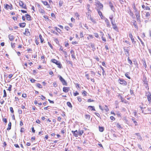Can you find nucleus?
Masks as SVG:
<instances>
[{
	"instance_id": "obj_12",
	"label": "nucleus",
	"mask_w": 151,
	"mask_h": 151,
	"mask_svg": "<svg viewBox=\"0 0 151 151\" xmlns=\"http://www.w3.org/2000/svg\"><path fill=\"white\" fill-rule=\"evenodd\" d=\"M69 90L70 88L69 87H64L63 88V91L65 93H67Z\"/></svg>"
},
{
	"instance_id": "obj_64",
	"label": "nucleus",
	"mask_w": 151,
	"mask_h": 151,
	"mask_svg": "<svg viewBox=\"0 0 151 151\" xmlns=\"http://www.w3.org/2000/svg\"><path fill=\"white\" fill-rule=\"evenodd\" d=\"M75 15L76 16V17H78V18L79 19V17L80 16L79 14H78V13H76L75 14Z\"/></svg>"
},
{
	"instance_id": "obj_54",
	"label": "nucleus",
	"mask_w": 151,
	"mask_h": 151,
	"mask_svg": "<svg viewBox=\"0 0 151 151\" xmlns=\"http://www.w3.org/2000/svg\"><path fill=\"white\" fill-rule=\"evenodd\" d=\"M65 29H66L68 31L69 30L70 28L68 26H66L65 27Z\"/></svg>"
},
{
	"instance_id": "obj_29",
	"label": "nucleus",
	"mask_w": 151,
	"mask_h": 151,
	"mask_svg": "<svg viewBox=\"0 0 151 151\" xmlns=\"http://www.w3.org/2000/svg\"><path fill=\"white\" fill-rule=\"evenodd\" d=\"M90 18L89 19L94 23H96V20L95 19H93V18L91 17V16H90Z\"/></svg>"
},
{
	"instance_id": "obj_7",
	"label": "nucleus",
	"mask_w": 151,
	"mask_h": 151,
	"mask_svg": "<svg viewBox=\"0 0 151 151\" xmlns=\"http://www.w3.org/2000/svg\"><path fill=\"white\" fill-rule=\"evenodd\" d=\"M12 6V5L11 4L9 5L8 4H6L5 7L4 8L6 9H10V10H12L13 9V8Z\"/></svg>"
},
{
	"instance_id": "obj_1",
	"label": "nucleus",
	"mask_w": 151,
	"mask_h": 151,
	"mask_svg": "<svg viewBox=\"0 0 151 151\" xmlns=\"http://www.w3.org/2000/svg\"><path fill=\"white\" fill-rule=\"evenodd\" d=\"M51 61L52 62L55 63L58 65V68H62V65L60 63L59 61H58L55 59H53L51 60Z\"/></svg>"
},
{
	"instance_id": "obj_47",
	"label": "nucleus",
	"mask_w": 151,
	"mask_h": 151,
	"mask_svg": "<svg viewBox=\"0 0 151 151\" xmlns=\"http://www.w3.org/2000/svg\"><path fill=\"white\" fill-rule=\"evenodd\" d=\"M129 37L131 39L133 38L131 32H129Z\"/></svg>"
},
{
	"instance_id": "obj_59",
	"label": "nucleus",
	"mask_w": 151,
	"mask_h": 151,
	"mask_svg": "<svg viewBox=\"0 0 151 151\" xmlns=\"http://www.w3.org/2000/svg\"><path fill=\"white\" fill-rule=\"evenodd\" d=\"M3 121L5 122V123H6L7 122V120L6 118H4L3 119Z\"/></svg>"
},
{
	"instance_id": "obj_38",
	"label": "nucleus",
	"mask_w": 151,
	"mask_h": 151,
	"mask_svg": "<svg viewBox=\"0 0 151 151\" xmlns=\"http://www.w3.org/2000/svg\"><path fill=\"white\" fill-rule=\"evenodd\" d=\"M58 77H59V79L60 81L62 82L64 81L65 79H63L61 76H58Z\"/></svg>"
},
{
	"instance_id": "obj_34",
	"label": "nucleus",
	"mask_w": 151,
	"mask_h": 151,
	"mask_svg": "<svg viewBox=\"0 0 151 151\" xmlns=\"http://www.w3.org/2000/svg\"><path fill=\"white\" fill-rule=\"evenodd\" d=\"M88 108L89 109H91V111H95V109L94 106H88Z\"/></svg>"
},
{
	"instance_id": "obj_24",
	"label": "nucleus",
	"mask_w": 151,
	"mask_h": 151,
	"mask_svg": "<svg viewBox=\"0 0 151 151\" xmlns=\"http://www.w3.org/2000/svg\"><path fill=\"white\" fill-rule=\"evenodd\" d=\"M138 38V39L140 40V42H141L142 45L143 47H144L145 46V44L142 41L141 39L139 37V36H137Z\"/></svg>"
},
{
	"instance_id": "obj_19",
	"label": "nucleus",
	"mask_w": 151,
	"mask_h": 151,
	"mask_svg": "<svg viewBox=\"0 0 151 151\" xmlns=\"http://www.w3.org/2000/svg\"><path fill=\"white\" fill-rule=\"evenodd\" d=\"M135 118L134 117H132L131 119L132 120L133 122L134 123V124H135V125H138V123L135 120Z\"/></svg>"
},
{
	"instance_id": "obj_55",
	"label": "nucleus",
	"mask_w": 151,
	"mask_h": 151,
	"mask_svg": "<svg viewBox=\"0 0 151 151\" xmlns=\"http://www.w3.org/2000/svg\"><path fill=\"white\" fill-rule=\"evenodd\" d=\"M86 93L87 92L85 91H84L83 92L82 94L83 96H86Z\"/></svg>"
},
{
	"instance_id": "obj_5",
	"label": "nucleus",
	"mask_w": 151,
	"mask_h": 151,
	"mask_svg": "<svg viewBox=\"0 0 151 151\" xmlns=\"http://www.w3.org/2000/svg\"><path fill=\"white\" fill-rule=\"evenodd\" d=\"M135 15L136 16L137 20L138 21L140 20V12L139 11L137 12H135Z\"/></svg>"
},
{
	"instance_id": "obj_22",
	"label": "nucleus",
	"mask_w": 151,
	"mask_h": 151,
	"mask_svg": "<svg viewBox=\"0 0 151 151\" xmlns=\"http://www.w3.org/2000/svg\"><path fill=\"white\" fill-rule=\"evenodd\" d=\"M39 12H40L42 14H45V12L44 10L42 9H40L39 10Z\"/></svg>"
},
{
	"instance_id": "obj_42",
	"label": "nucleus",
	"mask_w": 151,
	"mask_h": 151,
	"mask_svg": "<svg viewBox=\"0 0 151 151\" xmlns=\"http://www.w3.org/2000/svg\"><path fill=\"white\" fill-rule=\"evenodd\" d=\"M133 25L135 28H138V26L136 23V21H134V22H133Z\"/></svg>"
},
{
	"instance_id": "obj_11",
	"label": "nucleus",
	"mask_w": 151,
	"mask_h": 151,
	"mask_svg": "<svg viewBox=\"0 0 151 151\" xmlns=\"http://www.w3.org/2000/svg\"><path fill=\"white\" fill-rule=\"evenodd\" d=\"M105 22L106 24L107 27H110L111 25L109 20L106 18L105 19Z\"/></svg>"
},
{
	"instance_id": "obj_52",
	"label": "nucleus",
	"mask_w": 151,
	"mask_h": 151,
	"mask_svg": "<svg viewBox=\"0 0 151 151\" xmlns=\"http://www.w3.org/2000/svg\"><path fill=\"white\" fill-rule=\"evenodd\" d=\"M90 5L89 4H87V9L88 11H90Z\"/></svg>"
},
{
	"instance_id": "obj_58",
	"label": "nucleus",
	"mask_w": 151,
	"mask_h": 151,
	"mask_svg": "<svg viewBox=\"0 0 151 151\" xmlns=\"http://www.w3.org/2000/svg\"><path fill=\"white\" fill-rule=\"evenodd\" d=\"M85 76L87 79L89 80L90 79L89 76L88 74H86L85 75Z\"/></svg>"
},
{
	"instance_id": "obj_21",
	"label": "nucleus",
	"mask_w": 151,
	"mask_h": 151,
	"mask_svg": "<svg viewBox=\"0 0 151 151\" xmlns=\"http://www.w3.org/2000/svg\"><path fill=\"white\" fill-rule=\"evenodd\" d=\"M26 23L25 22H23L21 23H19V26L21 27H25Z\"/></svg>"
},
{
	"instance_id": "obj_51",
	"label": "nucleus",
	"mask_w": 151,
	"mask_h": 151,
	"mask_svg": "<svg viewBox=\"0 0 151 151\" xmlns=\"http://www.w3.org/2000/svg\"><path fill=\"white\" fill-rule=\"evenodd\" d=\"M51 31L53 33V34L57 35H58V34L57 32H55V31L52 30Z\"/></svg>"
},
{
	"instance_id": "obj_14",
	"label": "nucleus",
	"mask_w": 151,
	"mask_h": 151,
	"mask_svg": "<svg viewBox=\"0 0 151 151\" xmlns=\"http://www.w3.org/2000/svg\"><path fill=\"white\" fill-rule=\"evenodd\" d=\"M109 6L111 9V10L114 12V6H113V4L111 1L109 2Z\"/></svg>"
},
{
	"instance_id": "obj_35",
	"label": "nucleus",
	"mask_w": 151,
	"mask_h": 151,
	"mask_svg": "<svg viewBox=\"0 0 151 151\" xmlns=\"http://www.w3.org/2000/svg\"><path fill=\"white\" fill-rule=\"evenodd\" d=\"M109 19H110L111 24H113V15H111L109 17Z\"/></svg>"
},
{
	"instance_id": "obj_48",
	"label": "nucleus",
	"mask_w": 151,
	"mask_h": 151,
	"mask_svg": "<svg viewBox=\"0 0 151 151\" xmlns=\"http://www.w3.org/2000/svg\"><path fill=\"white\" fill-rule=\"evenodd\" d=\"M90 73L91 74V76H94L95 75V73L93 71H91Z\"/></svg>"
},
{
	"instance_id": "obj_16",
	"label": "nucleus",
	"mask_w": 151,
	"mask_h": 151,
	"mask_svg": "<svg viewBox=\"0 0 151 151\" xmlns=\"http://www.w3.org/2000/svg\"><path fill=\"white\" fill-rule=\"evenodd\" d=\"M145 12L146 13V14L145 15V17L149 19V18L151 16L150 13L149 12Z\"/></svg>"
},
{
	"instance_id": "obj_41",
	"label": "nucleus",
	"mask_w": 151,
	"mask_h": 151,
	"mask_svg": "<svg viewBox=\"0 0 151 151\" xmlns=\"http://www.w3.org/2000/svg\"><path fill=\"white\" fill-rule=\"evenodd\" d=\"M128 61V63L130 64V65H132V62L131 60L129 59V57H128V59H127Z\"/></svg>"
},
{
	"instance_id": "obj_17",
	"label": "nucleus",
	"mask_w": 151,
	"mask_h": 151,
	"mask_svg": "<svg viewBox=\"0 0 151 151\" xmlns=\"http://www.w3.org/2000/svg\"><path fill=\"white\" fill-rule=\"evenodd\" d=\"M8 37L9 39L11 41H13L14 40V36L12 35H8Z\"/></svg>"
},
{
	"instance_id": "obj_2",
	"label": "nucleus",
	"mask_w": 151,
	"mask_h": 151,
	"mask_svg": "<svg viewBox=\"0 0 151 151\" xmlns=\"http://www.w3.org/2000/svg\"><path fill=\"white\" fill-rule=\"evenodd\" d=\"M118 82L121 84L123 86H126L127 85V82L123 79H119L118 80Z\"/></svg>"
},
{
	"instance_id": "obj_40",
	"label": "nucleus",
	"mask_w": 151,
	"mask_h": 151,
	"mask_svg": "<svg viewBox=\"0 0 151 151\" xmlns=\"http://www.w3.org/2000/svg\"><path fill=\"white\" fill-rule=\"evenodd\" d=\"M67 104L68 106H69V107H72V105L70 102H67Z\"/></svg>"
},
{
	"instance_id": "obj_13",
	"label": "nucleus",
	"mask_w": 151,
	"mask_h": 151,
	"mask_svg": "<svg viewBox=\"0 0 151 151\" xmlns=\"http://www.w3.org/2000/svg\"><path fill=\"white\" fill-rule=\"evenodd\" d=\"M72 132L73 134V135L75 137H78V132L77 130H76L75 131H72Z\"/></svg>"
},
{
	"instance_id": "obj_18",
	"label": "nucleus",
	"mask_w": 151,
	"mask_h": 151,
	"mask_svg": "<svg viewBox=\"0 0 151 151\" xmlns=\"http://www.w3.org/2000/svg\"><path fill=\"white\" fill-rule=\"evenodd\" d=\"M25 16H26L27 19L29 21L31 20L32 19L31 18V17L30 15H29L28 14H25Z\"/></svg>"
},
{
	"instance_id": "obj_53",
	"label": "nucleus",
	"mask_w": 151,
	"mask_h": 151,
	"mask_svg": "<svg viewBox=\"0 0 151 151\" xmlns=\"http://www.w3.org/2000/svg\"><path fill=\"white\" fill-rule=\"evenodd\" d=\"M133 9H134V10L135 11H134V13L135 12H138V11L137 10V9L136 8L135 6H134V7H133Z\"/></svg>"
},
{
	"instance_id": "obj_63",
	"label": "nucleus",
	"mask_w": 151,
	"mask_h": 151,
	"mask_svg": "<svg viewBox=\"0 0 151 151\" xmlns=\"http://www.w3.org/2000/svg\"><path fill=\"white\" fill-rule=\"evenodd\" d=\"M61 132L62 134H64L65 133V129L64 128H63L62 129L61 131Z\"/></svg>"
},
{
	"instance_id": "obj_10",
	"label": "nucleus",
	"mask_w": 151,
	"mask_h": 151,
	"mask_svg": "<svg viewBox=\"0 0 151 151\" xmlns=\"http://www.w3.org/2000/svg\"><path fill=\"white\" fill-rule=\"evenodd\" d=\"M135 134L137 136V139H139L140 141H142L143 140L142 137L141 136L139 133H136Z\"/></svg>"
},
{
	"instance_id": "obj_3",
	"label": "nucleus",
	"mask_w": 151,
	"mask_h": 151,
	"mask_svg": "<svg viewBox=\"0 0 151 151\" xmlns=\"http://www.w3.org/2000/svg\"><path fill=\"white\" fill-rule=\"evenodd\" d=\"M96 4L98 5V7L99 10H102L103 9V5L99 1H97L96 3Z\"/></svg>"
},
{
	"instance_id": "obj_28",
	"label": "nucleus",
	"mask_w": 151,
	"mask_h": 151,
	"mask_svg": "<svg viewBox=\"0 0 151 151\" xmlns=\"http://www.w3.org/2000/svg\"><path fill=\"white\" fill-rule=\"evenodd\" d=\"M11 123L10 122L8 124V127L7 129V130H9L11 129Z\"/></svg>"
},
{
	"instance_id": "obj_61",
	"label": "nucleus",
	"mask_w": 151,
	"mask_h": 151,
	"mask_svg": "<svg viewBox=\"0 0 151 151\" xmlns=\"http://www.w3.org/2000/svg\"><path fill=\"white\" fill-rule=\"evenodd\" d=\"M11 43L12 47V48L14 47H15V43L12 42H11Z\"/></svg>"
},
{
	"instance_id": "obj_15",
	"label": "nucleus",
	"mask_w": 151,
	"mask_h": 151,
	"mask_svg": "<svg viewBox=\"0 0 151 151\" xmlns=\"http://www.w3.org/2000/svg\"><path fill=\"white\" fill-rule=\"evenodd\" d=\"M24 34L25 35H30V33L28 29H25V32L24 33Z\"/></svg>"
},
{
	"instance_id": "obj_32",
	"label": "nucleus",
	"mask_w": 151,
	"mask_h": 151,
	"mask_svg": "<svg viewBox=\"0 0 151 151\" xmlns=\"http://www.w3.org/2000/svg\"><path fill=\"white\" fill-rule=\"evenodd\" d=\"M129 73H127L125 74V76L127 77L128 78L130 79L131 78L129 76Z\"/></svg>"
},
{
	"instance_id": "obj_62",
	"label": "nucleus",
	"mask_w": 151,
	"mask_h": 151,
	"mask_svg": "<svg viewBox=\"0 0 151 151\" xmlns=\"http://www.w3.org/2000/svg\"><path fill=\"white\" fill-rule=\"evenodd\" d=\"M78 100L79 102H81L82 101V99L80 97H78Z\"/></svg>"
},
{
	"instance_id": "obj_46",
	"label": "nucleus",
	"mask_w": 151,
	"mask_h": 151,
	"mask_svg": "<svg viewBox=\"0 0 151 151\" xmlns=\"http://www.w3.org/2000/svg\"><path fill=\"white\" fill-rule=\"evenodd\" d=\"M94 114L97 116H98L99 118H101L100 115V114L99 113H96V112H95Z\"/></svg>"
},
{
	"instance_id": "obj_56",
	"label": "nucleus",
	"mask_w": 151,
	"mask_h": 151,
	"mask_svg": "<svg viewBox=\"0 0 151 151\" xmlns=\"http://www.w3.org/2000/svg\"><path fill=\"white\" fill-rule=\"evenodd\" d=\"M131 39L133 43L135 44L136 43V41H134V38H132Z\"/></svg>"
},
{
	"instance_id": "obj_4",
	"label": "nucleus",
	"mask_w": 151,
	"mask_h": 151,
	"mask_svg": "<svg viewBox=\"0 0 151 151\" xmlns=\"http://www.w3.org/2000/svg\"><path fill=\"white\" fill-rule=\"evenodd\" d=\"M19 3L20 6H21L22 8L25 9H27L26 4H24L23 1H19Z\"/></svg>"
},
{
	"instance_id": "obj_33",
	"label": "nucleus",
	"mask_w": 151,
	"mask_h": 151,
	"mask_svg": "<svg viewBox=\"0 0 151 151\" xmlns=\"http://www.w3.org/2000/svg\"><path fill=\"white\" fill-rule=\"evenodd\" d=\"M54 28L57 32L59 33H60L61 31V30L59 28L57 27H55Z\"/></svg>"
},
{
	"instance_id": "obj_39",
	"label": "nucleus",
	"mask_w": 151,
	"mask_h": 151,
	"mask_svg": "<svg viewBox=\"0 0 151 151\" xmlns=\"http://www.w3.org/2000/svg\"><path fill=\"white\" fill-rule=\"evenodd\" d=\"M63 85L65 86H67V84L66 81L64 80V81L61 82Z\"/></svg>"
},
{
	"instance_id": "obj_20",
	"label": "nucleus",
	"mask_w": 151,
	"mask_h": 151,
	"mask_svg": "<svg viewBox=\"0 0 151 151\" xmlns=\"http://www.w3.org/2000/svg\"><path fill=\"white\" fill-rule=\"evenodd\" d=\"M42 2L43 4L45 6H47V7H50L49 5L48 4V2L46 1H42Z\"/></svg>"
},
{
	"instance_id": "obj_49",
	"label": "nucleus",
	"mask_w": 151,
	"mask_h": 151,
	"mask_svg": "<svg viewBox=\"0 0 151 151\" xmlns=\"http://www.w3.org/2000/svg\"><path fill=\"white\" fill-rule=\"evenodd\" d=\"M10 111L12 113H14V110H13V108L12 107H10Z\"/></svg>"
},
{
	"instance_id": "obj_26",
	"label": "nucleus",
	"mask_w": 151,
	"mask_h": 151,
	"mask_svg": "<svg viewBox=\"0 0 151 151\" xmlns=\"http://www.w3.org/2000/svg\"><path fill=\"white\" fill-rule=\"evenodd\" d=\"M111 24L112 25L113 29L116 30L117 29V27L116 24H114V23Z\"/></svg>"
},
{
	"instance_id": "obj_43",
	"label": "nucleus",
	"mask_w": 151,
	"mask_h": 151,
	"mask_svg": "<svg viewBox=\"0 0 151 151\" xmlns=\"http://www.w3.org/2000/svg\"><path fill=\"white\" fill-rule=\"evenodd\" d=\"M116 126L119 129H121L122 128L121 125L120 124H119V123L117 124L116 125Z\"/></svg>"
},
{
	"instance_id": "obj_25",
	"label": "nucleus",
	"mask_w": 151,
	"mask_h": 151,
	"mask_svg": "<svg viewBox=\"0 0 151 151\" xmlns=\"http://www.w3.org/2000/svg\"><path fill=\"white\" fill-rule=\"evenodd\" d=\"M84 133V131L83 130H78V133L79 134V135H81L82 134H83Z\"/></svg>"
},
{
	"instance_id": "obj_30",
	"label": "nucleus",
	"mask_w": 151,
	"mask_h": 151,
	"mask_svg": "<svg viewBox=\"0 0 151 151\" xmlns=\"http://www.w3.org/2000/svg\"><path fill=\"white\" fill-rule=\"evenodd\" d=\"M97 11L98 12L99 15H100L101 18H102L101 16L103 17V15H102V12H101L100 10L97 9Z\"/></svg>"
},
{
	"instance_id": "obj_44",
	"label": "nucleus",
	"mask_w": 151,
	"mask_h": 151,
	"mask_svg": "<svg viewBox=\"0 0 151 151\" xmlns=\"http://www.w3.org/2000/svg\"><path fill=\"white\" fill-rule=\"evenodd\" d=\"M37 86L39 88H42V87L41 84L39 83H37Z\"/></svg>"
},
{
	"instance_id": "obj_31",
	"label": "nucleus",
	"mask_w": 151,
	"mask_h": 151,
	"mask_svg": "<svg viewBox=\"0 0 151 151\" xmlns=\"http://www.w3.org/2000/svg\"><path fill=\"white\" fill-rule=\"evenodd\" d=\"M146 96L147 97V99L148 98H149L151 97V94L149 92L146 93Z\"/></svg>"
},
{
	"instance_id": "obj_36",
	"label": "nucleus",
	"mask_w": 151,
	"mask_h": 151,
	"mask_svg": "<svg viewBox=\"0 0 151 151\" xmlns=\"http://www.w3.org/2000/svg\"><path fill=\"white\" fill-rule=\"evenodd\" d=\"M39 37L40 40L41 42L42 43L44 41V39L42 38V36L41 35H40L39 36Z\"/></svg>"
},
{
	"instance_id": "obj_50",
	"label": "nucleus",
	"mask_w": 151,
	"mask_h": 151,
	"mask_svg": "<svg viewBox=\"0 0 151 151\" xmlns=\"http://www.w3.org/2000/svg\"><path fill=\"white\" fill-rule=\"evenodd\" d=\"M12 85H9V87H8V89H7V90L10 91L11 90V88H12Z\"/></svg>"
},
{
	"instance_id": "obj_8",
	"label": "nucleus",
	"mask_w": 151,
	"mask_h": 151,
	"mask_svg": "<svg viewBox=\"0 0 151 151\" xmlns=\"http://www.w3.org/2000/svg\"><path fill=\"white\" fill-rule=\"evenodd\" d=\"M123 49L124 52H125L126 56H128V57H129V50L126 49L125 47H124Z\"/></svg>"
},
{
	"instance_id": "obj_37",
	"label": "nucleus",
	"mask_w": 151,
	"mask_h": 151,
	"mask_svg": "<svg viewBox=\"0 0 151 151\" xmlns=\"http://www.w3.org/2000/svg\"><path fill=\"white\" fill-rule=\"evenodd\" d=\"M85 117L86 119H89L90 118V116L88 114H86L85 115Z\"/></svg>"
},
{
	"instance_id": "obj_45",
	"label": "nucleus",
	"mask_w": 151,
	"mask_h": 151,
	"mask_svg": "<svg viewBox=\"0 0 151 151\" xmlns=\"http://www.w3.org/2000/svg\"><path fill=\"white\" fill-rule=\"evenodd\" d=\"M4 95L3 96L4 97H5L6 96V91L5 90H4Z\"/></svg>"
},
{
	"instance_id": "obj_9",
	"label": "nucleus",
	"mask_w": 151,
	"mask_h": 151,
	"mask_svg": "<svg viewBox=\"0 0 151 151\" xmlns=\"http://www.w3.org/2000/svg\"><path fill=\"white\" fill-rule=\"evenodd\" d=\"M142 81L145 84L147 85V78L145 75H143V78Z\"/></svg>"
},
{
	"instance_id": "obj_57",
	"label": "nucleus",
	"mask_w": 151,
	"mask_h": 151,
	"mask_svg": "<svg viewBox=\"0 0 151 151\" xmlns=\"http://www.w3.org/2000/svg\"><path fill=\"white\" fill-rule=\"evenodd\" d=\"M94 34L95 36L96 37H97V38L99 37V35H98V33H94Z\"/></svg>"
},
{
	"instance_id": "obj_23",
	"label": "nucleus",
	"mask_w": 151,
	"mask_h": 151,
	"mask_svg": "<svg viewBox=\"0 0 151 151\" xmlns=\"http://www.w3.org/2000/svg\"><path fill=\"white\" fill-rule=\"evenodd\" d=\"M139 108H140L141 110L142 111V113H144V109H145V107H144L143 106V105H142V106H139Z\"/></svg>"
},
{
	"instance_id": "obj_6",
	"label": "nucleus",
	"mask_w": 151,
	"mask_h": 151,
	"mask_svg": "<svg viewBox=\"0 0 151 151\" xmlns=\"http://www.w3.org/2000/svg\"><path fill=\"white\" fill-rule=\"evenodd\" d=\"M145 114H151V109L147 108L146 110L144 111V113Z\"/></svg>"
},
{
	"instance_id": "obj_27",
	"label": "nucleus",
	"mask_w": 151,
	"mask_h": 151,
	"mask_svg": "<svg viewBox=\"0 0 151 151\" xmlns=\"http://www.w3.org/2000/svg\"><path fill=\"white\" fill-rule=\"evenodd\" d=\"M104 130V128L103 127H99V130L100 132H103Z\"/></svg>"
},
{
	"instance_id": "obj_60",
	"label": "nucleus",
	"mask_w": 151,
	"mask_h": 151,
	"mask_svg": "<svg viewBox=\"0 0 151 151\" xmlns=\"http://www.w3.org/2000/svg\"><path fill=\"white\" fill-rule=\"evenodd\" d=\"M147 99L148 101L149 102V103H150L151 102V97H150L149 98H148Z\"/></svg>"
}]
</instances>
